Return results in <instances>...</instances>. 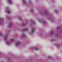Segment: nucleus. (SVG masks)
Returning a JSON list of instances; mask_svg holds the SVG:
<instances>
[{"label":"nucleus","mask_w":62,"mask_h":62,"mask_svg":"<svg viewBox=\"0 0 62 62\" xmlns=\"http://www.w3.org/2000/svg\"><path fill=\"white\" fill-rule=\"evenodd\" d=\"M20 44H21L20 42H18L16 44V46H18V45H19Z\"/></svg>","instance_id":"obj_1"},{"label":"nucleus","mask_w":62,"mask_h":62,"mask_svg":"<svg viewBox=\"0 0 62 62\" xmlns=\"http://www.w3.org/2000/svg\"><path fill=\"white\" fill-rule=\"evenodd\" d=\"M34 32V29L33 28L32 29V32Z\"/></svg>","instance_id":"obj_2"},{"label":"nucleus","mask_w":62,"mask_h":62,"mask_svg":"<svg viewBox=\"0 0 62 62\" xmlns=\"http://www.w3.org/2000/svg\"><path fill=\"white\" fill-rule=\"evenodd\" d=\"M14 40L13 39H11L10 40L11 41H14Z\"/></svg>","instance_id":"obj_3"},{"label":"nucleus","mask_w":62,"mask_h":62,"mask_svg":"<svg viewBox=\"0 0 62 62\" xmlns=\"http://www.w3.org/2000/svg\"><path fill=\"white\" fill-rule=\"evenodd\" d=\"M10 13V11H8V14H9V13Z\"/></svg>","instance_id":"obj_4"},{"label":"nucleus","mask_w":62,"mask_h":62,"mask_svg":"<svg viewBox=\"0 0 62 62\" xmlns=\"http://www.w3.org/2000/svg\"><path fill=\"white\" fill-rule=\"evenodd\" d=\"M9 4H11V1L9 0Z\"/></svg>","instance_id":"obj_5"},{"label":"nucleus","mask_w":62,"mask_h":62,"mask_svg":"<svg viewBox=\"0 0 62 62\" xmlns=\"http://www.w3.org/2000/svg\"><path fill=\"white\" fill-rule=\"evenodd\" d=\"M35 50H38V48H35Z\"/></svg>","instance_id":"obj_6"},{"label":"nucleus","mask_w":62,"mask_h":62,"mask_svg":"<svg viewBox=\"0 0 62 62\" xmlns=\"http://www.w3.org/2000/svg\"><path fill=\"white\" fill-rule=\"evenodd\" d=\"M24 30H25V31H26V29H24Z\"/></svg>","instance_id":"obj_7"},{"label":"nucleus","mask_w":62,"mask_h":62,"mask_svg":"<svg viewBox=\"0 0 62 62\" xmlns=\"http://www.w3.org/2000/svg\"><path fill=\"white\" fill-rule=\"evenodd\" d=\"M53 31H52L51 32V34H52V33H53Z\"/></svg>","instance_id":"obj_8"},{"label":"nucleus","mask_w":62,"mask_h":62,"mask_svg":"<svg viewBox=\"0 0 62 62\" xmlns=\"http://www.w3.org/2000/svg\"><path fill=\"white\" fill-rule=\"evenodd\" d=\"M23 25H24V23H23Z\"/></svg>","instance_id":"obj_9"}]
</instances>
